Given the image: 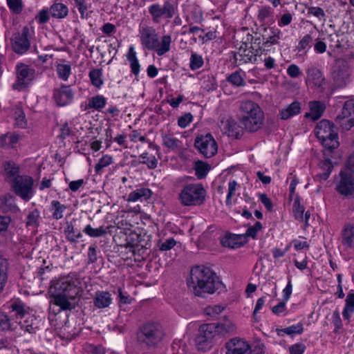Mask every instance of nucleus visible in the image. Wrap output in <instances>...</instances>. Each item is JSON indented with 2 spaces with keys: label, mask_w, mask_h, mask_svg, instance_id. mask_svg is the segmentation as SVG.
I'll return each mask as SVG.
<instances>
[{
  "label": "nucleus",
  "mask_w": 354,
  "mask_h": 354,
  "mask_svg": "<svg viewBox=\"0 0 354 354\" xmlns=\"http://www.w3.org/2000/svg\"><path fill=\"white\" fill-rule=\"evenodd\" d=\"M52 216L53 218L59 220L63 217V214L66 209L65 205L61 204L59 201L53 200L50 203Z\"/></svg>",
  "instance_id": "58836bf2"
},
{
  "label": "nucleus",
  "mask_w": 354,
  "mask_h": 354,
  "mask_svg": "<svg viewBox=\"0 0 354 354\" xmlns=\"http://www.w3.org/2000/svg\"><path fill=\"white\" fill-rule=\"evenodd\" d=\"M336 191L344 197L354 198V172L350 168H345L339 172Z\"/></svg>",
  "instance_id": "ddd939ff"
},
{
  "label": "nucleus",
  "mask_w": 354,
  "mask_h": 354,
  "mask_svg": "<svg viewBox=\"0 0 354 354\" xmlns=\"http://www.w3.org/2000/svg\"><path fill=\"white\" fill-rule=\"evenodd\" d=\"M8 267V260L0 256V289L2 290L7 282Z\"/></svg>",
  "instance_id": "c9c22d12"
},
{
  "label": "nucleus",
  "mask_w": 354,
  "mask_h": 354,
  "mask_svg": "<svg viewBox=\"0 0 354 354\" xmlns=\"http://www.w3.org/2000/svg\"><path fill=\"white\" fill-rule=\"evenodd\" d=\"M15 119L17 126L21 128H25L26 127V116L24 112L21 108H17L15 112Z\"/></svg>",
  "instance_id": "774afa93"
},
{
  "label": "nucleus",
  "mask_w": 354,
  "mask_h": 354,
  "mask_svg": "<svg viewBox=\"0 0 354 354\" xmlns=\"http://www.w3.org/2000/svg\"><path fill=\"white\" fill-rule=\"evenodd\" d=\"M216 326H217L218 335L233 333L236 329V325L230 320H225L223 323L216 324Z\"/></svg>",
  "instance_id": "79ce46f5"
},
{
  "label": "nucleus",
  "mask_w": 354,
  "mask_h": 354,
  "mask_svg": "<svg viewBox=\"0 0 354 354\" xmlns=\"http://www.w3.org/2000/svg\"><path fill=\"white\" fill-rule=\"evenodd\" d=\"M106 103L107 100L104 95H97L88 98L84 107L83 108L84 106L82 104L81 108L82 111H84L89 112V110L91 109L93 111L100 112L105 107Z\"/></svg>",
  "instance_id": "b1692460"
},
{
  "label": "nucleus",
  "mask_w": 354,
  "mask_h": 354,
  "mask_svg": "<svg viewBox=\"0 0 354 354\" xmlns=\"http://www.w3.org/2000/svg\"><path fill=\"white\" fill-rule=\"evenodd\" d=\"M50 16L49 8H44L39 11L35 17V20L39 25L45 24L49 21Z\"/></svg>",
  "instance_id": "5fc2aeb1"
},
{
  "label": "nucleus",
  "mask_w": 354,
  "mask_h": 354,
  "mask_svg": "<svg viewBox=\"0 0 354 354\" xmlns=\"http://www.w3.org/2000/svg\"><path fill=\"white\" fill-rule=\"evenodd\" d=\"M74 6L78 10L82 19H88L91 11H88L91 4L86 0H74Z\"/></svg>",
  "instance_id": "e433bc0d"
},
{
  "label": "nucleus",
  "mask_w": 354,
  "mask_h": 354,
  "mask_svg": "<svg viewBox=\"0 0 354 354\" xmlns=\"http://www.w3.org/2000/svg\"><path fill=\"white\" fill-rule=\"evenodd\" d=\"M171 37L170 35H163L161 37L160 42L156 41L154 50L158 56H162L168 53L171 49Z\"/></svg>",
  "instance_id": "7c9ffc66"
},
{
  "label": "nucleus",
  "mask_w": 354,
  "mask_h": 354,
  "mask_svg": "<svg viewBox=\"0 0 354 354\" xmlns=\"http://www.w3.org/2000/svg\"><path fill=\"white\" fill-rule=\"evenodd\" d=\"M306 8L308 15H313L320 21H325L326 14L322 8L315 6H306Z\"/></svg>",
  "instance_id": "680f3d73"
},
{
  "label": "nucleus",
  "mask_w": 354,
  "mask_h": 354,
  "mask_svg": "<svg viewBox=\"0 0 354 354\" xmlns=\"http://www.w3.org/2000/svg\"><path fill=\"white\" fill-rule=\"evenodd\" d=\"M71 70V63L66 60H62V63H59L56 65L57 77L64 82L68 81L72 73Z\"/></svg>",
  "instance_id": "473e14b6"
},
{
  "label": "nucleus",
  "mask_w": 354,
  "mask_h": 354,
  "mask_svg": "<svg viewBox=\"0 0 354 354\" xmlns=\"http://www.w3.org/2000/svg\"><path fill=\"white\" fill-rule=\"evenodd\" d=\"M39 216L40 213L38 209H35L30 212L26 217V225L34 227L37 226Z\"/></svg>",
  "instance_id": "bf43d9fd"
},
{
  "label": "nucleus",
  "mask_w": 354,
  "mask_h": 354,
  "mask_svg": "<svg viewBox=\"0 0 354 354\" xmlns=\"http://www.w3.org/2000/svg\"><path fill=\"white\" fill-rule=\"evenodd\" d=\"M142 46L149 50H153L156 41H158V35L156 30L145 24H140L139 27V35Z\"/></svg>",
  "instance_id": "a211bd4d"
},
{
  "label": "nucleus",
  "mask_w": 354,
  "mask_h": 354,
  "mask_svg": "<svg viewBox=\"0 0 354 354\" xmlns=\"http://www.w3.org/2000/svg\"><path fill=\"white\" fill-rule=\"evenodd\" d=\"M307 81L311 82L317 87H322L325 82V79L319 69L311 68L307 70Z\"/></svg>",
  "instance_id": "c85d7f7f"
},
{
  "label": "nucleus",
  "mask_w": 354,
  "mask_h": 354,
  "mask_svg": "<svg viewBox=\"0 0 354 354\" xmlns=\"http://www.w3.org/2000/svg\"><path fill=\"white\" fill-rule=\"evenodd\" d=\"M111 301V295L108 291H97L93 297V304L97 308H106Z\"/></svg>",
  "instance_id": "cd10ccee"
},
{
  "label": "nucleus",
  "mask_w": 354,
  "mask_h": 354,
  "mask_svg": "<svg viewBox=\"0 0 354 354\" xmlns=\"http://www.w3.org/2000/svg\"><path fill=\"white\" fill-rule=\"evenodd\" d=\"M187 283L197 296H202L203 293L212 294L223 286L216 274L203 266H196L192 268Z\"/></svg>",
  "instance_id": "f03ea898"
},
{
  "label": "nucleus",
  "mask_w": 354,
  "mask_h": 354,
  "mask_svg": "<svg viewBox=\"0 0 354 354\" xmlns=\"http://www.w3.org/2000/svg\"><path fill=\"white\" fill-rule=\"evenodd\" d=\"M204 64L203 59L201 55L192 53L190 57L189 67L192 71L197 70L202 67Z\"/></svg>",
  "instance_id": "4d7b16f0"
},
{
  "label": "nucleus",
  "mask_w": 354,
  "mask_h": 354,
  "mask_svg": "<svg viewBox=\"0 0 354 354\" xmlns=\"http://www.w3.org/2000/svg\"><path fill=\"white\" fill-rule=\"evenodd\" d=\"M273 12L270 6H263L259 10L258 19L261 21H272Z\"/></svg>",
  "instance_id": "8fccbe9b"
},
{
  "label": "nucleus",
  "mask_w": 354,
  "mask_h": 354,
  "mask_svg": "<svg viewBox=\"0 0 354 354\" xmlns=\"http://www.w3.org/2000/svg\"><path fill=\"white\" fill-rule=\"evenodd\" d=\"M315 134L322 145L333 151L339 146L337 132L333 122L322 120L315 127Z\"/></svg>",
  "instance_id": "39448f33"
},
{
  "label": "nucleus",
  "mask_w": 354,
  "mask_h": 354,
  "mask_svg": "<svg viewBox=\"0 0 354 354\" xmlns=\"http://www.w3.org/2000/svg\"><path fill=\"white\" fill-rule=\"evenodd\" d=\"M91 82L96 88H100L103 84L102 70L101 68H93L88 73Z\"/></svg>",
  "instance_id": "4c0bfd02"
},
{
  "label": "nucleus",
  "mask_w": 354,
  "mask_h": 354,
  "mask_svg": "<svg viewBox=\"0 0 354 354\" xmlns=\"http://www.w3.org/2000/svg\"><path fill=\"white\" fill-rule=\"evenodd\" d=\"M336 120L346 130L354 126V100H349L344 102L342 112L337 116Z\"/></svg>",
  "instance_id": "f3484780"
},
{
  "label": "nucleus",
  "mask_w": 354,
  "mask_h": 354,
  "mask_svg": "<svg viewBox=\"0 0 354 354\" xmlns=\"http://www.w3.org/2000/svg\"><path fill=\"white\" fill-rule=\"evenodd\" d=\"M17 321L15 322L17 323ZM15 322H12L8 315L6 313L0 312V330H10L14 329Z\"/></svg>",
  "instance_id": "de8ad7c7"
},
{
  "label": "nucleus",
  "mask_w": 354,
  "mask_h": 354,
  "mask_svg": "<svg viewBox=\"0 0 354 354\" xmlns=\"http://www.w3.org/2000/svg\"><path fill=\"white\" fill-rule=\"evenodd\" d=\"M64 232L66 239L72 243L76 242L78 239L82 237V234L80 232L75 231L72 224L67 225V227L64 230Z\"/></svg>",
  "instance_id": "3c124183"
},
{
  "label": "nucleus",
  "mask_w": 354,
  "mask_h": 354,
  "mask_svg": "<svg viewBox=\"0 0 354 354\" xmlns=\"http://www.w3.org/2000/svg\"><path fill=\"white\" fill-rule=\"evenodd\" d=\"M349 76L348 70L344 63H337L332 71V77L335 84L338 87L346 86Z\"/></svg>",
  "instance_id": "412c9836"
},
{
  "label": "nucleus",
  "mask_w": 354,
  "mask_h": 354,
  "mask_svg": "<svg viewBox=\"0 0 354 354\" xmlns=\"http://www.w3.org/2000/svg\"><path fill=\"white\" fill-rule=\"evenodd\" d=\"M224 308H225L221 305H212L207 306L204 311L207 315L216 318Z\"/></svg>",
  "instance_id": "0e129e2a"
},
{
  "label": "nucleus",
  "mask_w": 354,
  "mask_h": 354,
  "mask_svg": "<svg viewBox=\"0 0 354 354\" xmlns=\"http://www.w3.org/2000/svg\"><path fill=\"white\" fill-rule=\"evenodd\" d=\"M345 306L342 312L344 319L350 321L352 314L354 312V293L349 292L347 295Z\"/></svg>",
  "instance_id": "f704fd0d"
},
{
  "label": "nucleus",
  "mask_w": 354,
  "mask_h": 354,
  "mask_svg": "<svg viewBox=\"0 0 354 354\" xmlns=\"http://www.w3.org/2000/svg\"><path fill=\"white\" fill-rule=\"evenodd\" d=\"M134 225V261L141 262L149 255V236L143 225L138 222Z\"/></svg>",
  "instance_id": "6e6552de"
},
{
  "label": "nucleus",
  "mask_w": 354,
  "mask_h": 354,
  "mask_svg": "<svg viewBox=\"0 0 354 354\" xmlns=\"http://www.w3.org/2000/svg\"><path fill=\"white\" fill-rule=\"evenodd\" d=\"M304 328L301 323L296 325H292L289 327L281 329L279 331L288 335H293L296 334H301L303 332Z\"/></svg>",
  "instance_id": "e2e57ef3"
},
{
  "label": "nucleus",
  "mask_w": 354,
  "mask_h": 354,
  "mask_svg": "<svg viewBox=\"0 0 354 354\" xmlns=\"http://www.w3.org/2000/svg\"><path fill=\"white\" fill-rule=\"evenodd\" d=\"M3 176L9 184L21 176L19 166L12 160L4 161L2 164Z\"/></svg>",
  "instance_id": "5701e85b"
},
{
  "label": "nucleus",
  "mask_w": 354,
  "mask_h": 354,
  "mask_svg": "<svg viewBox=\"0 0 354 354\" xmlns=\"http://www.w3.org/2000/svg\"><path fill=\"white\" fill-rule=\"evenodd\" d=\"M234 59L236 62L241 63L258 62L257 53L254 54L250 49L240 50L237 54H235Z\"/></svg>",
  "instance_id": "2f4dec72"
},
{
  "label": "nucleus",
  "mask_w": 354,
  "mask_h": 354,
  "mask_svg": "<svg viewBox=\"0 0 354 354\" xmlns=\"http://www.w3.org/2000/svg\"><path fill=\"white\" fill-rule=\"evenodd\" d=\"M12 312L15 313L16 319H22L26 315L24 304L20 300H16L10 304Z\"/></svg>",
  "instance_id": "a19ab883"
},
{
  "label": "nucleus",
  "mask_w": 354,
  "mask_h": 354,
  "mask_svg": "<svg viewBox=\"0 0 354 354\" xmlns=\"http://www.w3.org/2000/svg\"><path fill=\"white\" fill-rule=\"evenodd\" d=\"M21 328L24 330L25 333L30 334H34L36 333L37 327L35 326L34 319L32 316H29L24 320L23 323L20 322Z\"/></svg>",
  "instance_id": "6e6d98bb"
},
{
  "label": "nucleus",
  "mask_w": 354,
  "mask_h": 354,
  "mask_svg": "<svg viewBox=\"0 0 354 354\" xmlns=\"http://www.w3.org/2000/svg\"><path fill=\"white\" fill-rule=\"evenodd\" d=\"M32 33L33 30H31L28 26H24L21 31L12 35L11 45L15 53L23 55L30 49Z\"/></svg>",
  "instance_id": "4468645a"
},
{
  "label": "nucleus",
  "mask_w": 354,
  "mask_h": 354,
  "mask_svg": "<svg viewBox=\"0 0 354 354\" xmlns=\"http://www.w3.org/2000/svg\"><path fill=\"white\" fill-rule=\"evenodd\" d=\"M294 216L295 219L303 221V214L304 212V207L300 203L298 198H295L293 203Z\"/></svg>",
  "instance_id": "338daca9"
},
{
  "label": "nucleus",
  "mask_w": 354,
  "mask_h": 354,
  "mask_svg": "<svg viewBox=\"0 0 354 354\" xmlns=\"http://www.w3.org/2000/svg\"><path fill=\"white\" fill-rule=\"evenodd\" d=\"M136 337L139 344L151 347L161 342L164 333L160 325L149 322L139 328Z\"/></svg>",
  "instance_id": "423d86ee"
},
{
  "label": "nucleus",
  "mask_w": 354,
  "mask_h": 354,
  "mask_svg": "<svg viewBox=\"0 0 354 354\" xmlns=\"http://www.w3.org/2000/svg\"><path fill=\"white\" fill-rule=\"evenodd\" d=\"M342 244L346 247L354 249V229L346 228L343 232Z\"/></svg>",
  "instance_id": "a18cd8bd"
},
{
  "label": "nucleus",
  "mask_w": 354,
  "mask_h": 354,
  "mask_svg": "<svg viewBox=\"0 0 354 354\" xmlns=\"http://www.w3.org/2000/svg\"><path fill=\"white\" fill-rule=\"evenodd\" d=\"M206 194L201 183H189L183 187L178 198L183 206H198L204 203Z\"/></svg>",
  "instance_id": "20e7f679"
},
{
  "label": "nucleus",
  "mask_w": 354,
  "mask_h": 354,
  "mask_svg": "<svg viewBox=\"0 0 354 354\" xmlns=\"http://www.w3.org/2000/svg\"><path fill=\"white\" fill-rule=\"evenodd\" d=\"M34 180L28 175H21L10 184L12 192L24 202H28L35 195Z\"/></svg>",
  "instance_id": "9d476101"
},
{
  "label": "nucleus",
  "mask_w": 354,
  "mask_h": 354,
  "mask_svg": "<svg viewBox=\"0 0 354 354\" xmlns=\"http://www.w3.org/2000/svg\"><path fill=\"white\" fill-rule=\"evenodd\" d=\"M113 162V158L109 155L103 156L95 166V171L97 174H101L103 169L108 167Z\"/></svg>",
  "instance_id": "864d4df0"
},
{
  "label": "nucleus",
  "mask_w": 354,
  "mask_h": 354,
  "mask_svg": "<svg viewBox=\"0 0 354 354\" xmlns=\"http://www.w3.org/2000/svg\"><path fill=\"white\" fill-rule=\"evenodd\" d=\"M50 15L57 19H64L68 14V7L62 3H54L49 8Z\"/></svg>",
  "instance_id": "c756f323"
},
{
  "label": "nucleus",
  "mask_w": 354,
  "mask_h": 354,
  "mask_svg": "<svg viewBox=\"0 0 354 354\" xmlns=\"http://www.w3.org/2000/svg\"><path fill=\"white\" fill-rule=\"evenodd\" d=\"M21 136L15 132H8L0 136V149L3 150L17 149Z\"/></svg>",
  "instance_id": "4be33fe9"
},
{
  "label": "nucleus",
  "mask_w": 354,
  "mask_h": 354,
  "mask_svg": "<svg viewBox=\"0 0 354 354\" xmlns=\"http://www.w3.org/2000/svg\"><path fill=\"white\" fill-rule=\"evenodd\" d=\"M236 239L237 238L234 235H227L221 239V243L224 247L235 248L239 246Z\"/></svg>",
  "instance_id": "69168bd1"
},
{
  "label": "nucleus",
  "mask_w": 354,
  "mask_h": 354,
  "mask_svg": "<svg viewBox=\"0 0 354 354\" xmlns=\"http://www.w3.org/2000/svg\"><path fill=\"white\" fill-rule=\"evenodd\" d=\"M225 354H251L252 347L245 339L233 337L225 343Z\"/></svg>",
  "instance_id": "6ab92c4d"
},
{
  "label": "nucleus",
  "mask_w": 354,
  "mask_h": 354,
  "mask_svg": "<svg viewBox=\"0 0 354 354\" xmlns=\"http://www.w3.org/2000/svg\"><path fill=\"white\" fill-rule=\"evenodd\" d=\"M36 77L35 69L24 63L16 65V80L13 84V88L23 90L27 88Z\"/></svg>",
  "instance_id": "f8f14e48"
},
{
  "label": "nucleus",
  "mask_w": 354,
  "mask_h": 354,
  "mask_svg": "<svg viewBox=\"0 0 354 354\" xmlns=\"http://www.w3.org/2000/svg\"><path fill=\"white\" fill-rule=\"evenodd\" d=\"M309 112L306 113L304 117L310 118L313 121L317 120L323 115L326 109V104L321 101H310L308 102Z\"/></svg>",
  "instance_id": "a878e982"
},
{
  "label": "nucleus",
  "mask_w": 354,
  "mask_h": 354,
  "mask_svg": "<svg viewBox=\"0 0 354 354\" xmlns=\"http://www.w3.org/2000/svg\"><path fill=\"white\" fill-rule=\"evenodd\" d=\"M80 290V280L75 273H70L51 281L50 292L53 305L59 307L58 312L71 310L74 308L73 301Z\"/></svg>",
  "instance_id": "f257e3e1"
},
{
  "label": "nucleus",
  "mask_w": 354,
  "mask_h": 354,
  "mask_svg": "<svg viewBox=\"0 0 354 354\" xmlns=\"http://www.w3.org/2000/svg\"><path fill=\"white\" fill-rule=\"evenodd\" d=\"M177 0H165L162 5L151 4L148 9L153 22L158 23L162 19H171L178 13Z\"/></svg>",
  "instance_id": "1a4fd4ad"
},
{
  "label": "nucleus",
  "mask_w": 354,
  "mask_h": 354,
  "mask_svg": "<svg viewBox=\"0 0 354 354\" xmlns=\"http://www.w3.org/2000/svg\"><path fill=\"white\" fill-rule=\"evenodd\" d=\"M194 147L205 158H212L218 150V145L210 133L201 135L195 138Z\"/></svg>",
  "instance_id": "2eb2a0df"
},
{
  "label": "nucleus",
  "mask_w": 354,
  "mask_h": 354,
  "mask_svg": "<svg viewBox=\"0 0 354 354\" xmlns=\"http://www.w3.org/2000/svg\"><path fill=\"white\" fill-rule=\"evenodd\" d=\"M319 166L322 170V173L319 174V176L322 179L326 180L329 177L333 169V165L329 159H326L320 162Z\"/></svg>",
  "instance_id": "c03bdc74"
},
{
  "label": "nucleus",
  "mask_w": 354,
  "mask_h": 354,
  "mask_svg": "<svg viewBox=\"0 0 354 354\" xmlns=\"http://www.w3.org/2000/svg\"><path fill=\"white\" fill-rule=\"evenodd\" d=\"M163 145L171 149H176L179 147L180 141L171 135H165L162 136Z\"/></svg>",
  "instance_id": "09e8293b"
},
{
  "label": "nucleus",
  "mask_w": 354,
  "mask_h": 354,
  "mask_svg": "<svg viewBox=\"0 0 354 354\" xmlns=\"http://www.w3.org/2000/svg\"><path fill=\"white\" fill-rule=\"evenodd\" d=\"M134 147L136 149V153L134 158H138L140 163L146 164L149 169H154L157 166V160L154 155L150 153L153 149L151 147V142L145 136L137 135L134 133Z\"/></svg>",
  "instance_id": "0eeeda50"
},
{
  "label": "nucleus",
  "mask_w": 354,
  "mask_h": 354,
  "mask_svg": "<svg viewBox=\"0 0 354 354\" xmlns=\"http://www.w3.org/2000/svg\"><path fill=\"white\" fill-rule=\"evenodd\" d=\"M151 191L148 188H139L134 191V203L140 201H146L150 198Z\"/></svg>",
  "instance_id": "49530a36"
},
{
  "label": "nucleus",
  "mask_w": 354,
  "mask_h": 354,
  "mask_svg": "<svg viewBox=\"0 0 354 354\" xmlns=\"http://www.w3.org/2000/svg\"><path fill=\"white\" fill-rule=\"evenodd\" d=\"M239 109L241 112V124L250 132L259 130L263 122V112L256 102L245 100L241 102Z\"/></svg>",
  "instance_id": "7ed1b4c3"
},
{
  "label": "nucleus",
  "mask_w": 354,
  "mask_h": 354,
  "mask_svg": "<svg viewBox=\"0 0 354 354\" xmlns=\"http://www.w3.org/2000/svg\"><path fill=\"white\" fill-rule=\"evenodd\" d=\"M228 82L236 86H243L245 85L244 78L239 71H235L230 74L227 77Z\"/></svg>",
  "instance_id": "603ef678"
},
{
  "label": "nucleus",
  "mask_w": 354,
  "mask_h": 354,
  "mask_svg": "<svg viewBox=\"0 0 354 354\" xmlns=\"http://www.w3.org/2000/svg\"><path fill=\"white\" fill-rule=\"evenodd\" d=\"M301 104L298 101H294L288 106L281 109L279 113L281 120H286L300 113Z\"/></svg>",
  "instance_id": "bb28decb"
},
{
  "label": "nucleus",
  "mask_w": 354,
  "mask_h": 354,
  "mask_svg": "<svg viewBox=\"0 0 354 354\" xmlns=\"http://www.w3.org/2000/svg\"><path fill=\"white\" fill-rule=\"evenodd\" d=\"M272 35L269 36L268 38H266V40L263 41V45L265 46H270L272 45H274L278 44V41L280 39V35L281 34V32L279 29H272Z\"/></svg>",
  "instance_id": "13d9d810"
},
{
  "label": "nucleus",
  "mask_w": 354,
  "mask_h": 354,
  "mask_svg": "<svg viewBox=\"0 0 354 354\" xmlns=\"http://www.w3.org/2000/svg\"><path fill=\"white\" fill-rule=\"evenodd\" d=\"M225 131L228 136L238 138L241 134V129L234 120H227L225 124Z\"/></svg>",
  "instance_id": "72a5a7b5"
},
{
  "label": "nucleus",
  "mask_w": 354,
  "mask_h": 354,
  "mask_svg": "<svg viewBox=\"0 0 354 354\" xmlns=\"http://www.w3.org/2000/svg\"><path fill=\"white\" fill-rule=\"evenodd\" d=\"M8 6L14 14H20L23 10L22 0H6Z\"/></svg>",
  "instance_id": "052dcab7"
},
{
  "label": "nucleus",
  "mask_w": 354,
  "mask_h": 354,
  "mask_svg": "<svg viewBox=\"0 0 354 354\" xmlns=\"http://www.w3.org/2000/svg\"><path fill=\"white\" fill-rule=\"evenodd\" d=\"M74 97V93L70 86L62 85L54 90L53 97L57 105L64 106L70 104Z\"/></svg>",
  "instance_id": "aec40b11"
},
{
  "label": "nucleus",
  "mask_w": 354,
  "mask_h": 354,
  "mask_svg": "<svg viewBox=\"0 0 354 354\" xmlns=\"http://www.w3.org/2000/svg\"><path fill=\"white\" fill-rule=\"evenodd\" d=\"M195 174L198 179L205 178L210 169L209 165L202 160H198L194 166Z\"/></svg>",
  "instance_id": "ea45409f"
},
{
  "label": "nucleus",
  "mask_w": 354,
  "mask_h": 354,
  "mask_svg": "<svg viewBox=\"0 0 354 354\" xmlns=\"http://www.w3.org/2000/svg\"><path fill=\"white\" fill-rule=\"evenodd\" d=\"M132 221L133 214L131 212H127L121 216V220L118 223L120 233L125 236L126 243L124 245L127 248H129L130 252H133Z\"/></svg>",
  "instance_id": "dca6fc26"
},
{
  "label": "nucleus",
  "mask_w": 354,
  "mask_h": 354,
  "mask_svg": "<svg viewBox=\"0 0 354 354\" xmlns=\"http://www.w3.org/2000/svg\"><path fill=\"white\" fill-rule=\"evenodd\" d=\"M218 334L217 326L216 324H202L198 331L195 342L198 350L206 351L212 347L213 339Z\"/></svg>",
  "instance_id": "9b49d317"
},
{
  "label": "nucleus",
  "mask_w": 354,
  "mask_h": 354,
  "mask_svg": "<svg viewBox=\"0 0 354 354\" xmlns=\"http://www.w3.org/2000/svg\"><path fill=\"white\" fill-rule=\"evenodd\" d=\"M83 232L89 236L95 238L102 236L107 233L106 227L100 226L97 228H93L91 225H86Z\"/></svg>",
  "instance_id": "37998d69"
},
{
  "label": "nucleus",
  "mask_w": 354,
  "mask_h": 354,
  "mask_svg": "<svg viewBox=\"0 0 354 354\" xmlns=\"http://www.w3.org/2000/svg\"><path fill=\"white\" fill-rule=\"evenodd\" d=\"M0 200V211L2 212L11 214L20 212V209L16 204L15 198L10 194H5Z\"/></svg>",
  "instance_id": "393cba45"
}]
</instances>
